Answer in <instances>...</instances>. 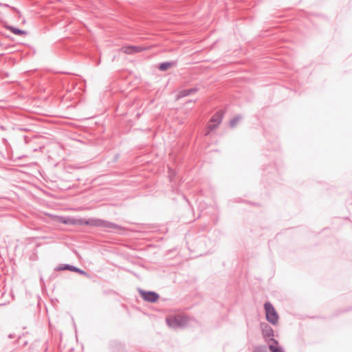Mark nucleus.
<instances>
[{
	"instance_id": "1",
	"label": "nucleus",
	"mask_w": 352,
	"mask_h": 352,
	"mask_svg": "<svg viewBox=\"0 0 352 352\" xmlns=\"http://www.w3.org/2000/svg\"><path fill=\"white\" fill-rule=\"evenodd\" d=\"M264 307L267 320L272 324H276L278 320V316L274 307L270 302H266Z\"/></svg>"
},
{
	"instance_id": "2",
	"label": "nucleus",
	"mask_w": 352,
	"mask_h": 352,
	"mask_svg": "<svg viewBox=\"0 0 352 352\" xmlns=\"http://www.w3.org/2000/svg\"><path fill=\"white\" fill-rule=\"evenodd\" d=\"M151 47L149 46L128 45L122 47L120 51L126 54H133L148 50Z\"/></svg>"
},
{
	"instance_id": "3",
	"label": "nucleus",
	"mask_w": 352,
	"mask_h": 352,
	"mask_svg": "<svg viewBox=\"0 0 352 352\" xmlns=\"http://www.w3.org/2000/svg\"><path fill=\"white\" fill-rule=\"evenodd\" d=\"M166 321L170 327H177L185 324L187 322V318L183 316H169Z\"/></svg>"
},
{
	"instance_id": "4",
	"label": "nucleus",
	"mask_w": 352,
	"mask_h": 352,
	"mask_svg": "<svg viewBox=\"0 0 352 352\" xmlns=\"http://www.w3.org/2000/svg\"><path fill=\"white\" fill-rule=\"evenodd\" d=\"M84 224L90 225L93 226H98L107 228H117L118 226L111 222L102 221V220H94V221H84Z\"/></svg>"
},
{
	"instance_id": "5",
	"label": "nucleus",
	"mask_w": 352,
	"mask_h": 352,
	"mask_svg": "<svg viewBox=\"0 0 352 352\" xmlns=\"http://www.w3.org/2000/svg\"><path fill=\"white\" fill-rule=\"evenodd\" d=\"M140 293L141 296L145 300L148 302H153L157 301V299L159 298V296L155 292L140 291Z\"/></svg>"
},
{
	"instance_id": "6",
	"label": "nucleus",
	"mask_w": 352,
	"mask_h": 352,
	"mask_svg": "<svg viewBox=\"0 0 352 352\" xmlns=\"http://www.w3.org/2000/svg\"><path fill=\"white\" fill-rule=\"evenodd\" d=\"M58 221L69 225H84L83 219H74L71 218H64V217H58Z\"/></svg>"
},
{
	"instance_id": "7",
	"label": "nucleus",
	"mask_w": 352,
	"mask_h": 352,
	"mask_svg": "<svg viewBox=\"0 0 352 352\" xmlns=\"http://www.w3.org/2000/svg\"><path fill=\"white\" fill-rule=\"evenodd\" d=\"M198 91L197 88H190L181 90L178 92L177 98L188 96L191 94H194Z\"/></svg>"
},
{
	"instance_id": "8",
	"label": "nucleus",
	"mask_w": 352,
	"mask_h": 352,
	"mask_svg": "<svg viewBox=\"0 0 352 352\" xmlns=\"http://www.w3.org/2000/svg\"><path fill=\"white\" fill-rule=\"evenodd\" d=\"M263 334L265 338H271L273 336V330L268 325L265 324L263 327Z\"/></svg>"
},
{
	"instance_id": "9",
	"label": "nucleus",
	"mask_w": 352,
	"mask_h": 352,
	"mask_svg": "<svg viewBox=\"0 0 352 352\" xmlns=\"http://www.w3.org/2000/svg\"><path fill=\"white\" fill-rule=\"evenodd\" d=\"M6 28L9 30L11 32L16 35H25L27 34L26 31L19 30L18 28H14L12 26H6Z\"/></svg>"
},
{
	"instance_id": "10",
	"label": "nucleus",
	"mask_w": 352,
	"mask_h": 352,
	"mask_svg": "<svg viewBox=\"0 0 352 352\" xmlns=\"http://www.w3.org/2000/svg\"><path fill=\"white\" fill-rule=\"evenodd\" d=\"M171 65L172 64L170 63H164L160 65L159 68L162 71H165L171 67Z\"/></svg>"
},
{
	"instance_id": "11",
	"label": "nucleus",
	"mask_w": 352,
	"mask_h": 352,
	"mask_svg": "<svg viewBox=\"0 0 352 352\" xmlns=\"http://www.w3.org/2000/svg\"><path fill=\"white\" fill-rule=\"evenodd\" d=\"M253 352H267L265 346L255 347Z\"/></svg>"
},
{
	"instance_id": "12",
	"label": "nucleus",
	"mask_w": 352,
	"mask_h": 352,
	"mask_svg": "<svg viewBox=\"0 0 352 352\" xmlns=\"http://www.w3.org/2000/svg\"><path fill=\"white\" fill-rule=\"evenodd\" d=\"M271 352H283L282 350L277 346L270 345Z\"/></svg>"
},
{
	"instance_id": "13",
	"label": "nucleus",
	"mask_w": 352,
	"mask_h": 352,
	"mask_svg": "<svg viewBox=\"0 0 352 352\" xmlns=\"http://www.w3.org/2000/svg\"><path fill=\"white\" fill-rule=\"evenodd\" d=\"M220 123V120L219 119H217L216 120V123L215 124H210L209 125V128L213 129H215Z\"/></svg>"
},
{
	"instance_id": "14",
	"label": "nucleus",
	"mask_w": 352,
	"mask_h": 352,
	"mask_svg": "<svg viewBox=\"0 0 352 352\" xmlns=\"http://www.w3.org/2000/svg\"><path fill=\"white\" fill-rule=\"evenodd\" d=\"M239 122V118H236L231 121L230 124L232 126H234Z\"/></svg>"
},
{
	"instance_id": "15",
	"label": "nucleus",
	"mask_w": 352,
	"mask_h": 352,
	"mask_svg": "<svg viewBox=\"0 0 352 352\" xmlns=\"http://www.w3.org/2000/svg\"><path fill=\"white\" fill-rule=\"evenodd\" d=\"M76 267H72V266H69V265H67V266H65L63 268H61V270H69L74 271V272L76 271Z\"/></svg>"
},
{
	"instance_id": "16",
	"label": "nucleus",
	"mask_w": 352,
	"mask_h": 352,
	"mask_svg": "<svg viewBox=\"0 0 352 352\" xmlns=\"http://www.w3.org/2000/svg\"><path fill=\"white\" fill-rule=\"evenodd\" d=\"M75 272H79V273H81V274H82V273H83V272H82V271H81L80 270H79V269H78V268H76V271H75Z\"/></svg>"
}]
</instances>
